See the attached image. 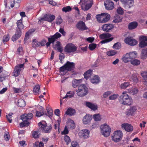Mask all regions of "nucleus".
I'll return each instance as SVG.
<instances>
[{
    "mask_svg": "<svg viewBox=\"0 0 147 147\" xmlns=\"http://www.w3.org/2000/svg\"><path fill=\"white\" fill-rule=\"evenodd\" d=\"M75 68V63H74L67 61L64 65L59 68V71L60 73H63V74L65 75L66 71H72V75L76 74V72L74 71Z\"/></svg>",
    "mask_w": 147,
    "mask_h": 147,
    "instance_id": "f257e3e1",
    "label": "nucleus"
},
{
    "mask_svg": "<svg viewBox=\"0 0 147 147\" xmlns=\"http://www.w3.org/2000/svg\"><path fill=\"white\" fill-rule=\"evenodd\" d=\"M33 117V115L31 113L28 114H24L20 116V119L23 121V122L20 124V127H23L25 126H28L30 124V123L28 121L31 120Z\"/></svg>",
    "mask_w": 147,
    "mask_h": 147,
    "instance_id": "f03ea898",
    "label": "nucleus"
},
{
    "mask_svg": "<svg viewBox=\"0 0 147 147\" xmlns=\"http://www.w3.org/2000/svg\"><path fill=\"white\" fill-rule=\"evenodd\" d=\"M119 100L120 103L127 105H130L132 103L131 98L129 97L128 95L126 92H123L120 96Z\"/></svg>",
    "mask_w": 147,
    "mask_h": 147,
    "instance_id": "7ed1b4c3",
    "label": "nucleus"
},
{
    "mask_svg": "<svg viewBox=\"0 0 147 147\" xmlns=\"http://www.w3.org/2000/svg\"><path fill=\"white\" fill-rule=\"evenodd\" d=\"M76 92L78 96L83 97L88 93V88L85 85L82 84L79 86L78 89L77 90Z\"/></svg>",
    "mask_w": 147,
    "mask_h": 147,
    "instance_id": "20e7f679",
    "label": "nucleus"
},
{
    "mask_svg": "<svg viewBox=\"0 0 147 147\" xmlns=\"http://www.w3.org/2000/svg\"><path fill=\"white\" fill-rule=\"evenodd\" d=\"M61 36V35L58 32H56L53 36H51L50 37H47L48 38V42H47L46 45L47 47L50 46L51 43L53 44L55 41Z\"/></svg>",
    "mask_w": 147,
    "mask_h": 147,
    "instance_id": "39448f33",
    "label": "nucleus"
},
{
    "mask_svg": "<svg viewBox=\"0 0 147 147\" xmlns=\"http://www.w3.org/2000/svg\"><path fill=\"white\" fill-rule=\"evenodd\" d=\"M111 36V34L107 32H105L100 34L99 36V37L101 39H107L102 40L100 42L101 44H103L111 41L113 39V38H110Z\"/></svg>",
    "mask_w": 147,
    "mask_h": 147,
    "instance_id": "423d86ee",
    "label": "nucleus"
},
{
    "mask_svg": "<svg viewBox=\"0 0 147 147\" xmlns=\"http://www.w3.org/2000/svg\"><path fill=\"white\" fill-rule=\"evenodd\" d=\"M102 134L105 137L109 136L111 132V129L109 125L107 124L101 125L100 126Z\"/></svg>",
    "mask_w": 147,
    "mask_h": 147,
    "instance_id": "0eeeda50",
    "label": "nucleus"
},
{
    "mask_svg": "<svg viewBox=\"0 0 147 147\" xmlns=\"http://www.w3.org/2000/svg\"><path fill=\"white\" fill-rule=\"evenodd\" d=\"M82 3V5H81L82 10L84 11H87L92 7L93 4V0H84Z\"/></svg>",
    "mask_w": 147,
    "mask_h": 147,
    "instance_id": "6e6552de",
    "label": "nucleus"
},
{
    "mask_svg": "<svg viewBox=\"0 0 147 147\" xmlns=\"http://www.w3.org/2000/svg\"><path fill=\"white\" fill-rule=\"evenodd\" d=\"M123 136V134L120 130L115 131L113 133V135L112 136V140L115 142H119L122 139Z\"/></svg>",
    "mask_w": 147,
    "mask_h": 147,
    "instance_id": "1a4fd4ad",
    "label": "nucleus"
},
{
    "mask_svg": "<svg viewBox=\"0 0 147 147\" xmlns=\"http://www.w3.org/2000/svg\"><path fill=\"white\" fill-rule=\"evenodd\" d=\"M77 47L71 43L67 44L65 47L64 51L67 53H74L77 50Z\"/></svg>",
    "mask_w": 147,
    "mask_h": 147,
    "instance_id": "9d476101",
    "label": "nucleus"
},
{
    "mask_svg": "<svg viewBox=\"0 0 147 147\" xmlns=\"http://www.w3.org/2000/svg\"><path fill=\"white\" fill-rule=\"evenodd\" d=\"M90 131L85 129L81 131L78 133V135L81 138H87L89 137Z\"/></svg>",
    "mask_w": 147,
    "mask_h": 147,
    "instance_id": "9b49d317",
    "label": "nucleus"
},
{
    "mask_svg": "<svg viewBox=\"0 0 147 147\" xmlns=\"http://www.w3.org/2000/svg\"><path fill=\"white\" fill-rule=\"evenodd\" d=\"M75 124L74 121H72L70 123H68L67 125V126H66L65 127L64 130L61 132V134L62 135H66L68 134L69 131L68 130L67 127L71 129H74L75 127Z\"/></svg>",
    "mask_w": 147,
    "mask_h": 147,
    "instance_id": "f8f14e48",
    "label": "nucleus"
},
{
    "mask_svg": "<svg viewBox=\"0 0 147 147\" xmlns=\"http://www.w3.org/2000/svg\"><path fill=\"white\" fill-rule=\"evenodd\" d=\"M125 42L127 44L130 46H134L137 43V41L135 39L132 38L131 37H128L126 38L124 40Z\"/></svg>",
    "mask_w": 147,
    "mask_h": 147,
    "instance_id": "ddd939ff",
    "label": "nucleus"
},
{
    "mask_svg": "<svg viewBox=\"0 0 147 147\" xmlns=\"http://www.w3.org/2000/svg\"><path fill=\"white\" fill-rule=\"evenodd\" d=\"M24 67V64H19L16 66L13 72V76L15 77H17L20 74L21 70V68Z\"/></svg>",
    "mask_w": 147,
    "mask_h": 147,
    "instance_id": "4468645a",
    "label": "nucleus"
},
{
    "mask_svg": "<svg viewBox=\"0 0 147 147\" xmlns=\"http://www.w3.org/2000/svg\"><path fill=\"white\" fill-rule=\"evenodd\" d=\"M139 47L143 48L147 46V36H142L140 39V42L139 44Z\"/></svg>",
    "mask_w": 147,
    "mask_h": 147,
    "instance_id": "2eb2a0df",
    "label": "nucleus"
},
{
    "mask_svg": "<svg viewBox=\"0 0 147 147\" xmlns=\"http://www.w3.org/2000/svg\"><path fill=\"white\" fill-rule=\"evenodd\" d=\"M76 27L80 30L83 31L88 29L85 23L82 21H80L78 22Z\"/></svg>",
    "mask_w": 147,
    "mask_h": 147,
    "instance_id": "dca6fc26",
    "label": "nucleus"
},
{
    "mask_svg": "<svg viewBox=\"0 0 147 147\" xmlns=\"http://www.w3.org/2000/svg\"><path fill=\"white\" fill-rule=\"evenodd\" d=\"M122 3L124 4L127 9L130 8L133 6L134 1V0H120Z\"/></svg>",
    "mask_w": 147,
    "mask_h": 147,
    "instance_id": "f3484780",
    "label": "nucleus"
},
{
    "mask_svg": "<svg viewBox=\"0 0 147 147\" xmlns=\"http://www.w3.org/2000/svg\"><path fill=\"white\" fill-rule=\"evenodd\" d=\"M104 5L106 9L108 10H112L114 7L113 3L111 1H106L104 2Z\"/></svg>",
    "mask_w": 147,
    "mask_h": 147,
    "instance_id": "a211bd4d",
    "label": "nucleus"
},
{
    "mask_svg": "<svg viewBox=\"0 0 147 147\" xmlns=\"http://www.w3.org/2000/svg\"><path fill=\"white\" fill-rule=\"evenodd\" d=\"M92 119V115H90L89 114H86L83 117V123L85 125L88 124L90 123Z\"/></svg>",
    "mask_w": 147,
    "mask_h": 147,
    "instance_id": "6ab92c4d",
    "label": "nucleus"
},
{
    "mask_svg": "<svg viewBox=\"0 0 147 147\" xmlns=\"http://www.w3.org/2000/svg\"><path fill=\"white\" fill-rule=\"evenodd\" d=\"M22 31L20 29H16L15 34L12 37L11 40L15 41L20 37L22 35Z\"/></svg>",
    "mask_w": 147,
    "mask_h": 147,
    "instance_id": "aec40b11",
    "label": "nucleus"
},
{
    "mask_svg": "<svg viewBox=\"0 0 147 147\" xmlns=\"http://www.w3.org/2000/svg\"><path fill=\"white\" fill-rule=\"evenodd\" d=\"M85 103L86 106L92 110L95 111L97 109L98 106L97 105L87 101L85 102Z\"/></svg>",
    "mask_w": 147,
    "mask_h": 147,
    "instance_id": "412c9836",
    "label": "nucleus"
},
{
    "mask_svg": "<svg viewBox=\"0 0 147 147\" xmlns=\"http://www.w3.org/2000/svg\"><path fill=\"white\" fill-rule=\"evenodd\" d=\"M121 126L122 128H124L126 131L128 132H131L133 129V126L130 124L124 123Z\"/></svg>",
    "mask_w": 147,
    "mask_h": 147,
    "instance_id": "4be33fe9",
    "label": "nucleus"
},
{
    "mask_svg": "<svg viewBox=\"0 0 147 147\" xmlns=\"http://www.w3.org/2000/svg\"><path fill=\"white\" fill-rule=\"evenodd\" d=\"M136 107H131L130 109L127 110V111L126 112V115L128 116L132 115L136 111Z\"/></svg>",
    "mask_w": 147,
    "mask_h": 147,
    "instance_id": "5701e85b",
    "label": "nucleus"
},
{
    "mask_svg": "<svg viewBox=\"0 0 147 147\" xmlns=\"http://www.w3.org/2000/svg\"><path fill=\"white\" fill-rule=\"evenodd\" d=\"M102 15V20L101 23H105L109 20L110 18V15L107 13H103Z\"/></svg>",
    "mask_w": 147,
    "mask_h": 147,
    "instance_id": "b1692460",
    "label": "nucleus"
},
{
    "mask_svg": "<svg viewBox=\"0 0 147 147\" xmlns=\"http://www.w3.org/2000/svg\"><path fill=\"white\" fill-rule=\"evenodd\" d=\"M91 82L94 84H98L100 81V78L98 75H95L92 78L90 79Z\"/></svg>",
    "mask_w": 147,
    "mask_h": 147,
    "instance_id": "393cba45",
    "label": "nucleus"
},
{
    "mask_svg": "<svg viewBox=\"0 0 147 147\" xmlns=\"http://www.w3.org/2000/svg\"><path fill=\"white\" fill-rule=\"evenodd\" d=\"M15 102H17V106L20 107H24L26 105L25 101L22 99H18L17 101H15Z\"/></svg>",
    "mask_w": 147,
    "mask_h": 147,
    "instance_id": "a878e982",
    "label": "nucleus"
},
{
    "mask_svg": "<svg viewBox=\"0 0 147 147\" xmlns=\"http://www.w3.org/2000/svg\"><path fill=\"white\" fill-rule=\"evenodd\" d=\"M138 26V24L136 22H133L130 23L128 26V29L129 30L134 29L137 28Z\"/></svg>",
    "mask_w": 147,
    "mask_h": 147,
    "instance_id": "bb28decb",
    "label": "nucleus"
},
{
    "mask_svg": "<svg viewBox=\"0 0 147 147\" xmlns=\"http://www.w3.org/2000/svg\"><path fill=\"white\" fill-rule=\"evenodd\" d=\"M76 113L75 110L71 108H68L66 111L65 114L70 116L74 115Z\"/></svg>",
    "mask_w": 147,
    "mask_h": 147,
    "instance_id": "cd10ccee",
    "label": "nucleus"
},
{
    "mask_svg": "<svg viewBox=\"0 0 147 147\" xmlns=\"http://www.w3.org/2000/svg\"><path fill=\"white\" fill-rule=\"evenodd\" d=\"M54 47L55 49H56V48L58 51L60 53H61L63 51L61 44L59 41H57L56 42V44L55 45Z\"/></svg>",
    "mask_w": 147,
    "mask_h": 147,
    "instance_id": "c85d7f7f",
    "label": "nucleus"
},
{
    "mask_svg": "<svg viewBox=\"0 0 147 147\" xmlns=\"http://www.w3.org/2000/svg\"><path fill=\"white\" fill-rule=\"evenodd\" d=\"M122 59L123 61L125 63H127L129 61H131V59L129 56L128 53H127L124 55L123 56Z\"/></svg>",
    "mask_w": 147,
    "mask_h": 147,
    "instance_id": "c756f323",
    "label": "nucleus"
},
{
    "mask_svg": "<svg viewBox=\"0 0 147 147\" xmlns=\"http://www.w3.org/2000/svg\"><path fill=\"white\" fill-rule=\"evenodd\" d=\"M147 57V48L143 49L141 52V58L142 59H145Z\"/></svg>",
    "mask_w": 147,
    "mask_h": 147,
    "instance_id": "7c9ffc66",
    "label": "nucleus"
},
{
    "mask_svg": "<svg viewBox=\"0 0 147 147\" xmlns=\"http://www.w3.org/2000/svg\"><path fill=\"white\" fill-rule=\"evenodd\" d=\"M17 27L16 29H22L24 28V25L22 23V20H18L17 22Z\"/></svg>",
    "mask_w": 147,
    "mask_h": 147,
    "instance_id": "2f4dec72",
    "label": "nucleus"
},
{
    "mask_svg": "<svg viewBox=\"0 0 147 147\" xmlns=\"http://www.w3.org/2000/svg\"><path fill=\"white\" fill-rule=\"evenodd\" d=\"M92 71V70L90 69L86 71L84 74V78L86 80L88 79L91 74Z\"/></svg>",
    "mask_w": 147,
    "mask_h": 147,
    "instance_id": "473e14b6",
    "label": "nucleus"
},
{
    "mask_svg": "<svg viewBox=\"0 0 147 147\" xmlns=\"http://www.w3.org/2000/svg\"><path fill=\"white\" fill-rule=\"evenodd\" d=\"M81 80H75L72 83V86L74 88H75L77 86H78L80 85V83L81 82Z\"/></svg>",
    "mask_w": 147,
    "mask_h": 147,
    "instance_id": "72a5a7b5",
    "label": "nucleus"
},
{
    "mask_svg": "<svg viewBox=\"0 0 147 147\" xmlns=\"http://www.w3.org/2000/svg\"><path fill=\"white\" fill-rule=\"evenodd\" d=\"M47 110L48 114L46 113H45V115L48 116L50 118H51L53 114V110L51 108H47Z\"/></svg>",
    "mask_w": 147,
    "mask_h": 147,
    "instance_id": "f704fd0d",
    "label": "nucleus"
},
{
    "mask_svg": "<svg viewBox=\"0 0 147 147\" xmlns=\"http://www.w3.org/2000/svg\"><path fill=\"white\" fill-rule=\"evenodd\" d=\"M32 47L36 48V47L40 46L39 42H38L36 39H34L32 40Z\"/></svg>",
    "mask_w": 147,
    "mask_h": 147,
    "instance_id": "c9c22d12",
    "label": "nucleus"
},
{
    "mask_svg": "<svg viewBox=\"0 0 147 147\" xmlns=\"http://www.w3.org/2000/svg\"><path fill=\"white\" fill-rule=\"evenodd\" d=\"M41 110L40 112L37 111H36V116L37 117H40L45 114V113L44 112V109L42 107L40 108Z\"/></svg>",
    "mask_w": 147,
    "mask_h": 147,
    "instance_id": "e433bc0d",
    "label": "nucleus"
},
{
    "mask_svg": "<svg viewBox=\"0 0 147 147\" xmlns=\"http://www.w3.org/2000/svg\"><path fill=\"white\" fill-rule=\"evenodd\" d=\"M128 54L129 58H130L131 61L136 58L137 56V53L135 51L132 52H130L128 53Z\"/></svg>",
    "mask_w": 147,
    "mask_h": 147,
    "instance_id": "4c0bfd02",
    "label": "nucleus"
},
{
    "mask_svg": "<svg viewBox=\"0 0 147 147\" xmlns=\"http://www.w3.org/2000/svg\"><path fill=\"white\" fill-rule=\"evenodd\" d=\"M130 80L133 81V82H138V79L137 78V75L136 74H132L130 79Z\"/></svg>",
    "mask_w": 147,
    "mask_h": 147,
    "instance_id": "58836bf2",
    "label": "nucleus"
},
{
    "mask_svg": "<svg viewBox=\"0 0 147 147\" xmlns=\"http://www.w3.org/2000/svg\"><path fill=\"white\" fill-rule=\"evenodd\" d=\"M49 14H45L43 16L42 18H41L39 20V21L41 22L42 21H47L49 22Z\"/></svg>",
    "mask_w": 147,
    "mask_h": 147,
    "instance_id": "ea45409f",
    "label": "nucleus"
},
{
    "mask_svg": "<svg viewBox=\"0 0 147 147\" xmlns=\"http://www.w3.org/2000/svg\"><path fill=\"white\" fill-rule=\"evenodd\" d=\"M130 85L129 83L128 82H125L122 84L120 86V87L121 89H125L129 86Z\"/></svg>",
    "mask_w": 147,
    "mask_h": 147,
    "instance_id": "a19ab883",
    "label": "nucleus"
},
{
    "mask_svg": "<svg viewBox=\"0 0 147 147\" xmlns=\"http://www.w3.org/2000/svg\"><path fill=\"white\" fill-rule=\"evenodd\" d=\"M140 61L136 59H134L131 61V64L134 65H138L140 64Z\"/></svg>",
    "mask_w": 147,
    "mask_h": 147,
    "instance_id": "79ce46f5",
    "label": "nucleus"
},
{
    "mask_svg": "<svg viewBox=\"0 0 147 147\" xmlns=\"http://www.w3.org/2000/svg\"><path fill=\"white\" fill-rule=\"evenodd\" d=\"M38 125L40 127L43 128L44 130H45L44 128L47 126V124L45 122V121H43L39 123Z\"/></svg>",
    "mask_w": 147,
    "mask_h": 147,
    "instance_id": "37998d69",
    "label": "nucleus"
},
{
    "mask_svg": "<svg viewBox=\"0 0 147 147\" xmlns=\"http://www.w3.org/2000/svg\"><path fill=\"white\" fill-rule=\"evenodd\" d=\"M40 86L39 85H36L33 89V92L35 94L39 93V90Z\"/></svg>",
    "mask_w": 147,
    "mask_h": 147,
    "instance_id": "c03bdc74",
    "label": "nucleus"
},
{
    "mask_svg": "<svg viewBox=\"0 0 147 147\" xmlns=\"http://www.w3.org/2000/svg\"><path fill=\"white\" fill-rule=\"evenodd\" d=\"M113 47L115 49H119L121 48V44L118 42H116L114 44Z\"/></svg>",
    "mask_w": 147,
    "mask_h": 147,
    "instance_id": "a18cd8bd",
    "label": "nucleus"
},
{
    "mask_svg": "<svg viewBox=\"0 0 147 147\" xmlns=\"http://www.w3.org/2000/svg\"><path fill=\"white\" fill-rule=\"evenodd\" d=\"M93 118L94 120L96 121H100L101 118L99 114H95L93 115Z\"/></svg>",
    "mask_w": 147,
    "mask_h": 147,
    "instance_id": "49530a36",
    "label": "nucleus"
},
{
    "mask_svg": "<svg viewBox=\"0 0 147 147\" xmlns=\"http://www.w3.org/2000/svg\"><path fill=\"white\" fill-rule=\"evenodd\" d=\"M117 53V51L115 50H112L108 51L107 53V55L109 56H112L115 55Z\"/></svg>",
    "mask_w": 147,
    "mask_h": 147,
    "instance_id": "de8ad7c7",
    "label": "nucleus"
},
{
    "mask_svg": "<svg viewBox=\"0 0 147 147\" xmlns=\"http://www.w3.org/2000/svg\"><path fill=\"white\" fill-rule=\"evenodd\" d=\"M71 9L70 6H67L66 7H64L62 9V10L63 12H67L70 11Z\"/></svg>",
    "mask_w": 147,
    "mask_h": 147,
    "instance_id": "09e8293b",
    "label": "nucleus"
},
{
    "mask_svg": "<svg viewBox=\"0 0 147 147\" xmlns=\"http://www.w3.org/2000/svg\"><path fill=\"white\" fill-rule=\"evenodd\" d=\"M64 140L65 142L66 143V144L68 145L71 142V140L69 136L65 135L64 137Z\"/></svg>",
    "mask_w": 147,
    "mask_h": 147,
    "instance_id": "8fccbe9b",
    "label": "nucleus"
},
{
    "mask_svg": "<svg viewBox=\"0 0 147 147\" xmlns=\"http://www.w3.org/2000/svg\"><path fill=\"white\" fill-rule=\"evenodd\" d=\"M102 13L101 14L97 15L96 16V18L97 21L100 23H101V22H102Z\"/></svg>",
    "mask_w": 147,
    "mask_h": 147,
    "instance_id": "3c124183",
    "label": "nucleus"
},
{
    "mask_svg": "<svg viewBox=\"0 0 147 147\" xmlns=\"http://www.w3.org/2000/svg\"><path fill=\"white\" fill-rule=\"evenodd\" d=\"M43 146V143L41 142H40L39 143H38V142H36L34 144V147H42Z\"/></svg>",
    "mask_w": 147,
    "mask_h": 147,
    "instance_id": "603ef678",
    "label": "nucleus"
},
{
    "mask_svg": "<svg viewBox=\"0 0 147 147\" xmlns=\"http://www.w3.org/2000/svg\"><path fill=\"white\" fill-rule=\"evenodd\" d=\"M122 18H123L119 16L117 17V18L113 20V22L117 23L121 22L122 21Z\"/></svg>",
    "mask_w": 147,
    "mask_h": 147,
    "instance_id": "864d4df0",
    "label": "nucleus"
},
{
    "mask_svg": "<svg viewBox=\"0 0 147 147\" xmlns=\"http://www.w3.org/2000/svg\"><path fill=\"white\" fill-rule=\"evenodd\" d=\"M129 91L130 93H132L133 94H137L138 92V90L137 88H132L129 90Z\"/></svg>",
    "mask_w": 147,
    "mask_h": 147,
    "instance_id": "5fc2aeb1",
    "label": "nucleus"
},
{
    "mask_svg": "<svg viewBox=\"0 0 147 147\" xmlns=\"http://www.w3.org/2000/svg\"><path fill=\"white\" fill-rule=\"evenodd\" d=\"M61 53L59 54V59L60 60V62L61 63H63L62 61L63 59L65 57V55L63 53Z\"/></svg>",
    "mask_w": 147,
    "mask_h": 147,
    "instance_id": "6e6d98bb",
    "label": "nucleus"
},
{
    "mask_svg": "<svg viewBox=\"0 0 147 147\" xmlns=\"http://www.w3.org/2000/svg\"><path fill=\"white\" fill-rule=\"evenodd\" d=\"M55 17L54 15L49 14V22H52L55 20Z\"/></svg>",
    "mask_w": 147,
    "mask_h": 147,
    "instance_id": "4d7b16f0",
    "label": "nucleus"
},
{
    "mask_svg": "<svg viewBox=\"0 0 147 147\" xmlns=\"http://www.w3.org/2000/svg\"><path fill=\"white\" fill-rule=\"evenodd\" d=\"M10 38L9 35L8 34L7 35H5L3 37V41L4 42H7Z\"/></svg>",
    "mask_w": 147,
    "mask_h": 147,
    "instance_id": "13d9d810",
    "label": "nucleus"
},
{
    "mask_svg": "<svg viewBox=\"0 0 147 147\" xmlns=\"http://www.w3.org/2000/svg\"><path fill=\"white\" fill-rule=\"evenodd\" d=\"M96 45L94 43H92L89 45V49L93 51L96 47Z\"/></svg>",
    "mask_w": 147,
    "mask_h": 147,
    "instance_id": "bf43d9fd",
    "label": "nucleus"
},
{
    "mask_svg": "<svg viewBox=\"0 0 147 147\" xmlns=\"http://www.w3.org/2000/svg\"><path fill=\"white\" fill-rule=\"evenodd\" d=\"M117 11L118 14L121 15L123 14L124 13L123 9L121 7H119L118 8L117 10Z\"/></svg>",
    "mask_w": 147,
    "mask_h": 147,
    "instance_id": "052dcab7",
    "label": "nucleus"
},
{
    "mask_svg": "<svg viewBox=\"0 0 147 147\" xmlns=\"http://www.w3.org/2000/svg\"><path fill=\"white\" fill-rule=\"evenodd\" d=\"M52 129L51 126L50 125H49V126L47 127V128L44 130L45 133H49L50 132Z\"/></svg>",
    "mask_w": 147,
    "mask_h": 147,
    "instance_id": "680f3d73",
    "label": "nucleus"
},
{
    "mask_svg": "<svg viewBox=\"0 0 147 147\" xmlns=\"http://www.w3.org/2000/svg\"><path fill=\"white\" fill-rule=\"evenodd\" d=\"M118 96L117 94H114L110 96L109 97V98L110 100H114L117 98Z\"/></svg>",
    "mask_w": 147,
    "mask_h": 147,
    "instance_id": "e2e57ef3",
    "label": "nucleus"
},
{
    "mask_svg": "<svg viewBox=\"0 0 147 147\" xmlns=\"http://www.w3.org/2000/svg\"><path fill=\"white\" fill-rule=\"evenodd\" d=\"M111 94V92L110 91H108L105 92L103 94V98H106Z\"/></svg>",
    "mask_w": 147,
    "mask_h": 147,
    "instance_id": "0e129e2a",
    "label": "nucleus"
},
{
    "mask_svg": "<svg viewBox=\"0 0 147 147\" xmlns=\"http://www.w3.org/2000/svg\"><path fill=\"white\" fill-rule=\"evenodd\" d=\"M78 144L76 142L73 141L71 143V147H78Z\"/></svg>",
    "mask_w": 147,
    "mask_h": 147,
    "instance_id": "69168bd1",
    "label": "nucleus"
},
{
    "mask_svg": "<svg viewBox=\"0 0 147 147\" xmlns=\"http://www.w3.org/2000/svg\"><path fill=\"white\" fill-rule=\"evenodd\" d=\"M47 42V40L45 39H43L41 42H39L40 44V46L42 47L45 45V44Z\"/></svg>",
    "mask_w": 147,
    "mask_h": 147,
    "instance_id": "338daca9",
    "label": "nucleus"
},
{
    "mask_svg": "<svg viewBox=\"0 0 147 147\" xmlns=\"http://www.w3.org/2000/svg\"><path fill=\"white\" fill-rule=\"evenodd\" d=\"M108 27V25L107 24H106L103 25L102 27V29L104 31L108 32V30H107Z\"/></svg>",
    "mask_w": 147,
    "mask_h": 147,
    "instance_id": "774afa93",
    "label": "nucleus"
}]
</instances>
